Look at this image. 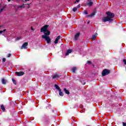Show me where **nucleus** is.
Masks as SVG:
<instances>
[{
	"label": "nucleus",
	"mask_w": 126,
	"mask_h": 126,
	"mask_svg": "<svg viewBox=\"0 0 126 126\" xmlns=\"http://www.w3.org/2000/svg\"><path fill=\"white\" fill-rule=\"evenodd\" d=\"M49 26L48 25H45L43 28H41L40 32H43L44 35L42 36V39H45L47 44L51 43V38L49 37V35L51 34V32L47 30Z\"/></svg>",
	"instance_id": "f257e3e1"
},
{
	"label": "nucleus",
	"mask_w": 126,
	"mask_h": 126,
	"mask_svg": "<svg viewBox=\"0 0 126 126\" xmlns=\"http://www.w3.org/2000/svg\"><path fill=\"white\" fill-rule=\"evenodd\" d=\"M106 14L108 16L106 17H103L102 19V21L103 22H107V21H109V22H112V21H113V18H114L115 16V14L110 12H107Z\"/></svg>",
	"instance_id": "f03ea898"
},
{
	"label": "nucleus",
	"mask_w": 126,
	"mask_h": 126,
	"mask_svg": "<svg viewBox=\"0 0 126 126\" xmlns=\"http://www.w3.org/2000/svg\"><path fill=\"white\" fill-rule=\"evenodd\" d=\"M110 73V70L108 69H104L103 70L102 73V76H106V75H108Z\"/></svg>",
	"instance_id": "7ed1b4c3"
},
{
	"label": "nucleus",
	"mask_w": 126,
	"mask_h": 126,
	"mask_svg": "<svg viewBox=\"0 0 126 126\" xmlns=\"http://www.w3.org/2000/svg\"><path fill=\"white\" fill-rule=\"evenodd\" d=\"M27 46H28V42H25L21 47V50L23 49H27V48H26Z\"/></svg>",
	"instance_id": "20e7f679"
},
{
	"label": "nucleus",
	"mask_w": 126,
	"mask_h": 126,
	"mask_svg": "<svg viewBox=\"0 0 126 126\" xmlns=\"http://www.w3.org/2000/svg\"><path fill=\"white\" fill-rule=\"evenodd\" d=\"M16 74H17V75L18 76H22V75H23L24 74V72H22V71H20V72H17L16 73Z\"/></svg>",
	"instance_id": "39448f33"
},
{
	"label": "nucleus",
	"mask_w": 126,
	"mask_h": 126,
	"mask_svg": "<svg viewBox=\"0 0 126 126\" xmlns=\"http://www.w3.org/2000/svg\"><path fill=\"white\" fill-rule=\"evenodd\" d=\"M79 36H80V33L78 32L75 35L74 39L75 40H77L78 38H79Z\"/></svg>",
	"instance_id": "423d86ee"
},
{
	"label": "nucleus",
	"mask_w": 126,
	"mask_h": 126,
	"mask_svg": "<svg viewBox=\"0 0 126 126\" xmlns=\"http://www.w3.org/2000/svg\"><path fill=\"white\" fill-rule=\"evenodd\" d=\"M61 39V36L59 35L55 39V41H54L55 44H58L59 43V40Z\"/></svg>",
	"instance_id": "0eeeda50"
},
{
	"label": "nucleus",
	"mask_w": 126,
	"mask_h": 126,
	"mask_svg": "<svg viewBox=\"0 0 126 126\" xmlns=\"http://www.w3.org/2000/svg\"><path fill=\"white\" fill-rule=\"evenodd\" d=\"M97 36H98V34H97V33H95V34H93V35H92V39L93 40H95V38H96L97 37Z\"/></svg>",
	"instance_id": "6e6552de"
},
{
	"label": "nucleus",
	"mask_w": 126,
	"mask_h": 126,
	"mask_svg": "<svg viewBox=\"0 0 126 126\" xmlns=\"http://www.w3.org/2000/svg\"><path fill=\"white\" fill-rule=\"evenodd\" d=\"M72 52V51L71 50V49H68L65 54V56H67L69 54H70Z\"/></svg>",
	"instance_id": "1a4fd4ad"
},
{
	"label": "nucleus",
	"mask_w": 126,
	"mask_h": 126,
	"mask_svg": "<svg viewBox=\"0 0 126 126\" xmlns=\"http://www.w3.org/2000/svg\"><path fill=\"white\" fill-rule=\"evenodd\" d=\"M60 76H61V75H58V74H55V75H53L52 77L54 79H55V78H59L60 77Z\"/></svg>",
	"instance_id": "9d476101"
},
{
	"label": "nucleus",
	"mask_w": 126,
	"mask_h": 126,
	"mask_svg": "<svg viewBox=\"0 0 126 126\" xmlns=\"http://www.w3.org/2000/svg\"><path fill=\"white\" fill-rule=\"evenodd\" d=\"M1 82L2 84H6V82H7V81L4 78H2L1 80Z\"/></svg>",
	"instance_id": "9b49d317"
},
{
	"label": "nucleus",
	"mask_w": 126,
	"mask_h": 126,
	"mask_svg": "<svg viewBox=\"0 0 126 126\" xmlns=\"http://www.w3.org/2000/svg\"><path fill=\"white\" fill-rule=\"evenodd\" d=\"M55 87L56 89H57V90H59V91L61 90V88H60V87H59V86L58 85H55Z\"/></svg>",
	"instance_id": "f8f14e48"
},
{
	"label": "nucleus",
	"mask_w": 126,
	"mask_h": 126,
	"mask_svg": "<svg viewBox=\"0 0 126 126\" xmlns=\"http://www.w3.org/2000/svg\"><path fill=\"white\" fill-rule=\"evenodd\" d=\"M59 95L60 96H63V92H62V90H60V91H59Z\"/></svg>",
	"instance_id": "ddd939ff"
},
{
	"label": "nucleus",
	"mask_w": 126,
	"mask_h": 126,
	"mask_svg": "<svg viewBox=\"0 0 126 126\" xmlns=\"http://www.w3.org/2000/svg\"><path fill=\"white\" fill-rule=\"evenodd\" d=\"M1 109L2 111H3V112H4V111H5V108H4V106L2 104L1 105Z\"/></svg>",
	"instance_id": "4468645a"
},
{
	"label": "nucleus",
	"mask_w": 126,
	"mask_h": 126,
	"mask_svg": "<svg viewBox=\"0 0 126 126\" xmlns=\"http://www.w3.org/2000/svg\"><path fill=\"white\" fill-rule=\"evenodd\" d=\"M76 70V67H73L72 68V72H73L74 73H75Z\"/></svg>",
	"instance_id": "2eb2a0df"
},
{
	"label": "nucleus",
	"mask_w": 126,
	"mask_h": 126,
	"mask_svg": "<svg viewBox=\"0 0 126 126\" xmlns=\"http://www.w3.org/2000/svg\"><path fill=\"white\" fill-rule=\"evenodd\" d=\"M64 91L66 94H69V92L68 91V90H66V89H64Z\"/></svg>",
	"instance_id": "dca6fc26"
},
{
	"label": "nucleus",
	"mask_w": 126,
	"mask_h": 126,
	"mask_svg": "<svg viewBox=\"0 0 126 126\" xmlns=\"http://www.w3.org/2000/svg\"><path fill=\"white\" fill-rule=\"evenodd\" d=\"M95 15V12H93V13L91 14L90 15L88 16L89 17H93Z\"/></svg>",
	"instance_id": "f3484780"
},
{
	"label": "nucleus",
	"mask_w": 126,
	"mask_h": 126,
	"mask_svg": "<svg viewBox=\"0 0 126 126\" xmlns=\"http://www.w3.org/2000/svg\"><path fill=\"white\" fill-rule=\"evenodd\" d=\"M24 8V4L18 6V8Z\"/></svg>",
	"instance_id": "a211bd4d"
},
{
	"label": "nucleus",
	"mask_w": 126,
	"mask_h": 126,
	"mask_svg": "<svg viewBox=\"0 0 126 126\" xmlns=\"http://www.w3.org/2000/svg\"><path fill=\"white\" fill-rule=\"evenodd\" d=\"M88 4L89 6H91V5H92V4H93V2H92L91 1L89 2Z\"/></svg>",
	"instance_id": "6ab92c4d"
},
{
	"label": "nucleus",
	"mask_w": 126,
	"mask_h": 126,
	"mask_svg": "<svg viewBox=\"0 0 126 126\" xmlns=\"http://www.w3.org/2000/svg\"><path fill=\"white\" fill-rule=\"evenodd\" d=\"M13 83H14V84L16 85V81H15V80L14 79H12Z\"/></svg>",
	"instance_id": "aec40b11"
},
{
	"label": "nucleus",
	"mask_w": 126,
	"mask_h": 126,
	"mask_svg": "<svg viewBox=\"0 0 126 126\" xmlns=\"http://www.w3.org/2000/svg\"><path fill=\"white\" fill-rule=\"evenodd\" d=\"M6 30L5 29V30H4L3 31H0V34H2V33L5 32Z\"/></svg>",
	"instance_id": "412c9836"
},
{
	"label": "nucleus",
	"mask_w": 126,
	"mask_h": 126,
	"mask_svg": "<svg viewBox=\"0 0 126 126\" xmlns=\"http://www.w3.org/2000/svg\"><path fill=\"white\" fill-rule=\"evenodd\" d=\"M77 10V8L76 7H74L73 8V11H74V12H75V11H76Z\"/></svg>",
	"instance_id": "4be33fe9"
},
{
	"label": "nucleus",
	"mask_w": 126,
	"mask_h": 126,
	"mask_svg": "<svg viewBox=\"0 0 126 126\" xmlns=\"http://www.w3.org/2000/svg\"><path fill=\"white\" fill-rule=\"evenodd\" d=\"M20 39H21V37H17V38H16L15 40L16 41H18V40H20Z\"/></svg>",
	"instance_id": "5701e85b"
},
{
	"label": "nucleus",
	"mask_w": 126,
	"mask_h": 126,
	"mask_svg": "<svg viewBox=\"0 0 126 126\" xmlns=\"http://www.w3.org/2000/svg\"><path fill=\"white\" fill-rule=\"evenodd\" d=\"M123 63H124V64H126V59H124L123 60Z\"/></svg>",
	"instance_id": "b1692460"
},
{
	"label": "nucleus",
	"mask_w": 126,
	"mask_h": 126,
	"mask_svg": "<svg viewBox=\"0 0 126 126\" xmlns=\"http://www.w3.org/2000/svg\"><path fill=\"white\" fill-rule=\"evenodd\" d=\"M123 126H126V123L125 122L122 123Z\"/></svg>",
	"instance_id": "393cba45"
},
{
	"label": "nucleus",
	"mask_w": 126,
	"mask_h": 126,
	"mask_svg": "<svg viewBox=\"0 0 126 126\" xmlns=\"http://www.w3.org/2000/svg\"><path fill=\"white\" fill-rule=\"evenodd\" d=\"M84 13L86 15L88 14V13L87 12V11H85Z\"/></svg>",
	"instance_id": "a878e982"
},
{
	"label": "nucleus",
	"mask_w": 126,
	"mask_h": 126,
	"mask_svg": "<svg viewBox=\"0 0 126 126\" xmlns=\"http://www.w3.org/2000/svg\"><path fill=\"white\" fill-rule=\"evenodd\" d=\"M11 56V54H8L7 55V58H9Z\"/></svg>",
	"instance_id": "bb28decb"
},
{
	"label": "nucleus",
	"mask_w": 126,
	"mask_h": 126,
	"mask_svg": "<svg viewBox=\"0 0 126 126\" xmlns=\"http://www.w3.org/2000/svg\"><path fill=\"white\" fill-rule=\"evenodd\" d=\"M80 0H76V1L75 2V3H76V2H79Z\"/></svg>",
	"instance_id": "cd10ccee"
},
{
	"label": "nucleus",
	"mask_w": 126,
	"mask_h": 126,
	"mask_svg": "<svg viewBox=\"0 0 126 126\" xmlns=\"http://www.w3.org/2000/svg\"><path fill=\"white\" fill-rule=\"evenodd\" d=\"M87 63H89V64H91V62L90 61H88Z\"/></svg>",
	"instance_id": "c85d7f7f"
},
{
	"label": "nucleus",
	"mask_w": 126,
	"mask_h": 126,
	"mask_svg": "<svg viewBox=\"0 0 126 126\" xmlns=\"http://www.w3.org/2000/svg\"><path fill=\"white\" fill-rule=\"evenodd\" d=\"M2 61H3V62H5V61H6L5 58H3Z\"/></svg>",
	"instance_id": "c756f323"
},
{
	"label": "nucleus",
	"mask_w": 126,
	"mask_h": 126,
	"mask_svg": "<svg viewBox=\"0 0 126 126\" xmlns=\"http://www.w3.org/2000/svg\"><path fill=\"white\" fill-rule=\"evenodd\" d=\"M2 10H3V8H2L0 10V12H1V11H2Z\"/></svg>",
	"instance_id": "7c9ffc66"
},
{
	"label": "nucleus",
	"mask_w": 126,
	"mask_h": 126,
	"mask_svg": "<svg viewBox=\"0 0 126 126\" xmlns=\"http://www.w3.org/2000/svg\"><path fill=\"white\" fill-rule=\"evenodd\" d=\"M77 7H80V4H78V5H77Z\"/></svg>",
	"instance_id": "2f4dec72"
},
{
	"label": "nucleus",
	"mask_w": 126,
	"mask_h": 126,
	"mask_svg": "<svg viewBox=\"0 0 126 126\" xmlns=\"http://www.w3.org/2000/svg\"><path fill=\"white\" fill-rule=\"evenodd\" d=\"M89 23H90V21H89L87 22V24H89Z\"/></svg>",
	"instance_id": "473e14b6"
},
{
	"label": "nucleus",
	"mask_w": 126,
	"mask_h": 126,
	"mask_svg": "<svg viewBox=\"0 0 126 126\" xmlns=\"http://www.w3.org/2000/svg\"><path fill=\"white\" fill-rule=\"evenodd\" d=\"M82 84H83V85H85V82H84L83 83H82Z\"/></svg>",
	"instance_id": "72a5a7b5"
},
{
	"label": "nucleus",
	"mask_w": 126,
	"mask_h": 126,
	"mask_svg": "<svg viewBox=\"0 0 126 126\" xmlns=\"http://www.w3.org/2000/svg\"><path fill=\"white\" fill-rule=\"evenodd\" d=\"M29 0H25V1H29Z\"/></svg>",
	"instance_id": "f704fd0d"
},
{
	"label": "nucleus",
	"mask_w": 126,
	"mask_h": 126,
	"mask_svg": "<svg viewBox=\"0 0 126 126\" xmlns=\"http://www.w3.org/2000/svg\"><path fill=\"white\" fill-rule=\"evenodd\" d=\"M32 30H33V28L32 27Z\"/></svg>",
	"instance_id": "c9c22d12"
},
{
	"label": "nucleus",
	"mask_w": 126,
	"mask_h": 126,
	"mask_svg": "<svg viewBox=\"0 0 126 126\" xmlns=\"http://www.w3.org/2000/svg\"><path fill=\"white\" fill-rule=\"evenodd\" d=\"M8 0V1H10V0Z\"/></svg>",
	"instance_id": "e433bc0d"
}]
</instances>
